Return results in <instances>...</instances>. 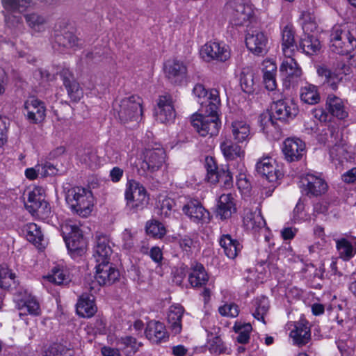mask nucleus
<instances>
[{"label": "nucleus", "instance_id": "nucleus-1", "mask_svg": "<svg viewBox=\"0 0 356 356\" xmlns=\"http://www.w3.org/2000/svg\"><path fill=\"white\" fill-rule=\"evenodd\" d=\"M193 93L199 99L198 102L202 106L204 114L195 115L192 120V124L197 132L202 136H216L220 128L218 112L220 105L219 91L213 88L208 92L203 85L196 84Z\"/></svg>", "mask_w": 356, "mask_h": 356}, {"label": "nucleus", "instance_id": "nucleus-2", "mask_svg": "<svg viewBox=\"0 0 356 356\" xmlns=\"http://www.w3.org/2000/svg\"><path fill=\"white\" fill-rule=\"evenodd\" d=\"M65 201L72 213L81 217L88 216L93 207L90 191L83 187H72L65 193Z\"/></svg>", "mask_w": 356, "mask_h": 356}, {"label": "nucleus", "instance_id": "nucleus-3", "mask_svg": "<svg viewBox=\"0 0 356 356\" xmlns=\"http://www.w3.org/2000/svg\"><path fill=\"white\" fill-rule=\"evenodd\" d=\"M356 47V37L347 27L334 26L330 34V49L333 53L345 55Z\"/></svg>", "mask_w": 356, "mask_h": 356}, {"label": "nucleus", "instance_id": "nucleus-4", "mask_svg": "<svg viewBox=\"0 0 356 356\" xmlns=\"http://www.w3.org/2000/svg\"><path fill=\"white\" fill-rule=\"evenodd\" d=\"M113 107L114 111L118 113L119 119L124 123L138 120L143 113L142 99L137 95H131L120 101H115Z\"/></svg>", "mask_w": 356, "mask_h": 356}, {"label": "nucleus", "instance_id": "nucleus-5", "mask_svg": "<svg viewBox=\"0 0 356 356\" xmlns=\"http://www.w3.org/2000/svg\"><path fill=\"white\" fill-rule=\"evenodd\" d=\"M125 199L127 209L136 213L143 209L147 203V191L145 187L136 180H129L126 185Z\"/></svg>", "mask_w": 356, "mask_h": 356}, {"label": "nucleus", "instance_id": "nucleus-6", "mask_svg": "<svg viewBox=\"0 0 356 356\" xmlns=\"http://www.w3.org/2000/svg\"><path fill=\"white\" fill-rule=\"evenodd\" d=\"M61 232L69 251L81 254L86 247V241L79 226L65 222L61 226Z\"/></svg>", "mask_w": 356, "mask_h": 356}, {"label": "nucleus", "instance_id": "nucleus-7", "mask_svg": "<svg viewBox=\"0 0 356 356\" xmlns=\"http://www.w3.org/2000/svg\"><path fill=\"white\" fill-rule=\"evenodd\" d=\"M200 55L207 62L211 60L225 62L230 58V50L224 43L209 42L202 47Z\"/></svg>", "mask_w": 356, "mask_h": 356}, {"label": "nucleus", "instance_id": "nucleus-8", "mask_svg": "<svg viewBox=\"0 0 356 356\" xmlns=\"http://www.w3.org/2000/svg\"><path fill=\"white\" fill-rule=\"evenodd\" d=\"M317 73L319 76L325 79L324 82L330 85L333 90L337 88V84L343 79V75H347L350 73V67L348 65L340 62L335 67L334 71H331L325 65H319L317 67Z\"/></svg>", "mask_w": 356, "mask_h": 356}, {"label": "nucleus", "instance_id": "nucleus-9", "mask_svg": "<svg viewBox=\"0 0 356 356\" xmlns=\"http://www.w3.org/2000/svg\"><path fill=\"white\" fill-rule=\"evenodd\" d=\"M271 111L276 120L286 122L298 115V107L292 100L284 99L274 102Z\"/></svg>", "mask_w": 356, "mask_h": 356}, {"label": "nucleus", "instance_id": "nucleus-10", "mask_svg": "<svg viewBox=\"0 0 356 356\" xmlns=\"http://www.w3.org/2000/svg\"><path fill=\"white\" fill-rule=\"evenodd\" d=\"M166 154L161 147L148 148L144 152L142 169L154 172L162 168L165 162Z\"/></svg>", "mask_w": 356, "mask_h": 356}, {"label": "nucleus", "instance_id": "nucleus-11", "mask_svg": "<svg viewBox=\"0 0 356 356\" xmlns=\"http://www.w3.org/2000/svg\"><path fill=\"white\" fill-rule=\"evenodd\" d=\"M96 263L95 280L99 286L111 285L119 279V270L109 261Z\"/></svg>", "mask_w": 356, "mask_h": 356}, {"label": "nucleus", "instance_id": "nucleus-12", "mask_svg": "<svg viewBox=\"0 0 356 356\" xmlns=\"http://www.w3.org/2000/svg\"><path fill=\"white\" fill-rule=\"evenodd\" d=\"M163 70L165 77L174 85H181L186 79L187 67L182 61L167 60Z\"/></svg>", "mask_w": 356, "mask_h": 356}, {"label": "nucleus", "instance_id": "nucleus-13", "mask_svg": "<svg viewBox=\"0 0 356 356\" xmlns=\"http://www.w3.org/2000/svg\"><path fill=\"white\" fill-rule=\"evenodd\" d=\"M155 113L157 120L161 123L169 122L175 119L176 113L173 99L170 95L165 94L159 96Z\"/></svg>", "mask_w": 356, "mask_h": 356}, {"label": "nucleus", "instance_id": "nucleus-14", "mask_svg": "<svg viewBox=\"0 0 356 356\" xmlns=\"http://www.w3.org/2000/svg\"><path fill=\"white\" fill-rule=\"evenodd\" d=\"M27 120L33 124L42 122L46 116L44 103L33 97L29 98L24 104Z\"/></svg>", "mask_w": 356, "mask_h": 356}, {"label": "nucleus", "instance_id": "nucleus-15", "mask_svg": "<svg viewBox=\"0 0 356 356\" xmlns=\"http://www.w3.org/2000/svg\"><path fill=\"white\" fill-rule=\"evenodd\" d=\"M268 40L262 31H253L245 36L247 48L255 55L263 56L268 52Z\"/></svg>", "mask_w": 356, "mask_h": 356}, {"label": "nucleus", "instance_id": "nucleus-16", "mask_svg": "<svg viewBox=\"0 0 356 356\" xmlns=\"http://www.w3.org/2000/svg\"><path fill=\"white\" fill-rule=\"evenodd\" d=\"M258 174L265 177L269 182H276L282 174L277 168L275 161L270 157L261 159L256 165Z\"/></svg>", "mask_w": 356, "mask_h": 356}, {"label": "nucleus", "instance_id": "nucleus-17", "mask_svg": "<svg viewBox=\"0 0 356 356\" xmlns=\"http://www.w3.org/2000/svg\"><path fill=\"white\" fill-rule=\"evenodd\" d=\"M303 190L309 197H318L325 193L327 189V184L322 178L307 174L302 179Z\"/></svg>", "mask_w": 356, "mask_h": 356}, {"label": "nucleus", "instance_id": "nucleus-18", "mask_svg": "<svg viewBox=\"0 0 356 356\" xmlns=\"http://www.w3.org/2000/svg\"><path fill=\"white\" fill-rule=\"evenodd\" d=\"M282 152L287 161H297L305 154V144L299 138H287L284 142Z\"/></svg>", "mask_w": 356, "mask_h": 356}, {"label": "nucleus", "instance_id": "nucleus-19", "mask_svg": "<svg viewBox=\"0 0 356 356\" xmlns=\"http://www.w3.org/2000/svg\"><path fill=\"white\" fill-rule=\"evenodd\" d=\"M182 211L191 221L195 223L204 222L209 220V212L196 199H191L187 201L182 207Z\"/></svg>", "mask_w": 356, "mask_h": 356}, {"label": "nucleus", "instance_id": "nucleus-20", "mask_svg": "<svg viewBox=\"0 0 356 356\" xmlns=\"http://www.w3.org/2000/svg\"><path fill=\"white\" fill-rule=\"evenodd\" d=\"M113 253L110 245V241L107 236L102 234L95 235L93 256L96 262H104L109 261Z\"/></svg>", "mask_w": 356, "mask_h": 356}, {"label": "nucleus", "instance_id": "nucleus-21", "mask_svg": "<svg viewBox=\"0 0 356 356\" xmlns=\"http://www.w3.org/2000/svg\"><path fill=\"white\" fill-rule=\"evenodd\" d=\"M188 274V282L193 288H202L207 286L209 282V275L204 266L200 263H192Z\"/></svg>", "mask_w": 356, "mask_h": 356}, {"label": "nucleus", "instance_id": "nucleus-22", "mask_svg": "<svg viewBox=\"0 0 356 356\" xmlns=\"http://www.w3.org/2000/svg\"><path fill=\"white\" fill-rule=\"evenodd\" d=\"M282 49L284 56H293L298 51L296 42V30L292 24H286L282 29Z\"/></svg>", "mask_w": 356, "mask_h": 356}, {"label": "nucleus", "instance_id": "nucleus-23", "mask_svg": "<svg viewBox=\"0 0 356 356\" xmlns=\"http://www.w3.org/2000/svg\"><path fill=\"white\" fill-rule=\"evenodd\" d=\"M280 67V71L282 75L289 83L296 81L302 74V70L299 67L293 56H284Z\"/></svg>", "mask_w": 356, "mask_h": 356}, {"label": "nucleus", "instance_id": "nucleus-24", "mask_svg": "<svg viewBox=\"0 0 356 356\" xmlns=\"http://www.w3.org/2000/svg\"><path fill=\"white\" fill-rule=\"evenodd\" d=\"M60 76L71 100L74 102L79 101L83 97V90L79 83L74 79L72 73L68 70H63L60 72Z\"/></svg>", "mask_w": 356, "mask_h": 356}, {"label": "nucleus", "instance_id": "nucleus-25", "mask_svg": "<svg viewBox=\"0 0 356 356\" xmlns=\"http://www.w3.org/2000/svg\"><path fill=\"white\" fill-rule=\"evenodd\" d=\"M146 337L154 343L166 341L168 334L163 323L156 321H149L145 331Z\"/></svg>", "mask_w": 356, "mask_h": 356}, {"label": "nucleus", "instance_id": "nucleus-26", "mask_svg": "<svg viewBox=\"0 0 356 356\" xmlns=\"http://www.w3.org/2000/svg\"><path fill=\"white\" fill-rule=\"evenodd\" d=\"M236 211L234 199L232 194H222L220 196L217 208L216 216L221 220L229 218Z\"/></svg>", "mask_w": 356, "mask_h": 356}, {"label": "nucleus", "instance_id": "nucleus-27", "mask_svg": "<svg viewBox=\"0 0 356 356\" xmlns=\"http://www.w3.org/2000/svg\"><path fill=\"white\" fill-rule=\"evenodd\" d=\"M294 343L298 346H303L309 342L311 339L310 327L308 322L301 320L296 323L295 328L290 333Z\"/></svg>", "mask_w": 356, "mask_h": 356}, {"label": "nucleus", "instance_id": "nucleus-28", "mask_svg": "<svg viewBox=\"0 0 356 356\" xmlns=\"http://www.w3.org/2000/svg\"><path fill=\"white\" fill-rule=\"evenodd\" d=\"M97 308L92 296L82 295L76 303V313L79 316L90 318L97 312Z\"/></svg>", "mask_w": 356, "mask_h": 356}, {"label": "nucleus", "instance_id": "nucleus-29", "mask_svg": "<svg viewBox=\"0 0 356 356\" xmlns=\"http://www.w3.org/2000/svg\"><path fill=\"white\" fill-rule=\"evenodd\" d=\"M184 312V309L179 305L170 306L168 313V323L171 331L177 334L181 331V318Z\"/></svg>", "mask_w": 356, "mask_h": 356}, {"label": "nucleus", "instance_id": "nucleus-30", "mask_svg": "<svg viewBox=\"0 0 356 356\" xmlns=\"http://www.w3.org/2000/svg\"><path fill=\"white\" fill-rule=\"evenodd\" d=\"M116 345L125 356H134L143 343L134 337L124 336L117 339Z\"/></svg>", "mask_w": 356, "mask_h": 356}, {"label": "nucleus", "instance_id": "nucleus-31", "mask_svg": "<svg viewBox=\"0 0 356 356\" xmlns=\"http://www.w3.org/2000/svg\"><path fill=\"white\" fill-rule=\"evenodd\" d=\"M220 245L223 248L225 255L232 259H235L241 251L242 245L229 234H223L220 238Z\"/></svg>", "mask_w": 356, "mask_h": 356}, {"label": "nucleus", "instance_id": "nucleus-32", "mask_svg": "<svg viewBox=\"0 0 356 356\" xmlns=\"http://www.w3.org/2000/svg\"><path fill=\"white\" fill-rule=\"evenodd\" d=\"M298 47V51L301 50L307 55L317 54L321 48L318 39L310 35H305L301 38Z\"/></svg>", "mask_w": 356, "mask_h": 356}, {"label": "nucleus", "instance_id": "nucleus-33", "mask_svg": "<svg viewBox=\"0 0 356 356\" xmlns=\"http://www.w3.org/2000/svg\"><path fill=\"white\" fill-rule=\"evenodd\" d=\"M326 105L329 112L339 119H344L348 116L342 99L334 95H329Z\"/></svg>", "mask_w": 356, "mask_h": 356}, {"label": "nucleus", "instance_id": "nucleus-34", "mask_svg": "<svg viewBox=\"0 0 356 356\" xmlns=\"http://www.w3.org/2000/svg\"><path fill=\"white\" fill-rule=\"evenodd\" d=\"M232 133L236 143H246L250 136L249 125L243 121H235L232 124Z\"/></svg>", "mask_w": 356, "mask_h": 356}, {"label": "nucleus", "instance_id": "nucleus-35", "mask_svg": "<svg viewBox=\"0 0 356 356\" xmlns=\"http://www.w3.org/2000/svg\"><path fill=\"white\" fill-rule=\"evenodd\" d=\"M238 143H234L230 139L225 138L220 144V149L227 160H234L243 155V151Z\"/></svg>", "mask_w": 356, "mask_h": 356}, {"label": "nucleus", "instance_id": "nucleus-36", "mask_svg": "<svg viewBox=\"0 0 356 356\" xmlns=\"http://www.w3.org/2000/svg\"><path fill=\"white\" fill-rule=\"evenodd\" d=\"M79 44L78 38L72 32L66 31L63 33H58L54 36L53 47L56 46L64 48H72Z\"/></svg>", "mask_w": 356, "mask_h": 356}, {"label": "nucleus", "instance_id": "nucleus-37", "mask_svg": "<svg viewBox=\"0 0 356 356\" xmlns=\"http://www.w3.org/2000/svg\"><path fill=\"white\" fill-rule=\"evenodd\" d=\"M265 68L263 69V78L265 87L268 90L273 91L277 87L275 74L277 67L273 63L267 61L264 63Z\"/></svg>", "mask_w": 356, "mask_h": 356}, {"label": "nucleus", "instance_id": "nucleus-38", "mask_svg": "<svg viewBox=\"0 0 356 356\" xmlns=\"http://www.w3.org/2000/svg\"><path fill=\"white\" fill-rule=\"evenodd\" d=\"M4 9L15 10L18 13H23L34 6L33 0H1Z\"/></svg>", "mask_w": 356, "mask_h": 356}, {"label": "nucleus", "instance_id": "nucleus-39", "mask_svg": "<svg viewBox=\"0 0 356 356\" xmlns=\"http://www.w3.org/2000/svg\"><path fill=\"white\" fill-rule=\"evenodd\" d=\"M4 10L2 14L6 28L13 31L14 34H17V31L19 30L21 26H23L22 17L19 15H16L15 13L17 12L15 10Z\"/></svg>", "mask_w": 356, "mask_h": 356}, {"label": "nucleus", "instance_id": "nucleus-40", "mask_svg": "<svg viewBox=\"0 0 356 356\" xmlns=\"http://www.w3.org/2000/svg\"><path fill=\"white\" fill-rule=\"evenodd\" d=\"M16 276L6 266L0 265V288L12 289L17 286Z\"/></svg>", "mask_w": 356, "mask_h": 356}, {"label": "nucleus", "instance_id": "nucleus-41", "mask_svg": "<svg viewBox=\"0 0 356 356\" xmlns=\"http://www.w3.org/2000/svg\"><path fill=\"white\" fill-rule=\"evenodd\" d=\"M353 242L348 241L346 238H341L337 241V248L341 258L344 260H349L356 253V238H353Z\"/></svg>", "mask_w": 356, "mask_h": 356}, {"label": "nucleus", "instance_id": "nucleus-42", "mask_svg": "<svg viewBox=\"0 0 356 356\" xmlns=\"http://www.w3.org/2000/svg\"><path fill=\"white\" fill-rule=\"evenodd\" d=\"M23 232L26 239L35 244V245H41L43 241V234L40 227L35 223H29L24 227Z\"/></svg>", "mask_w": 356, "mask_h": 356}, {"label": "nucleus", "instance_id": "nucleus-43", "mask_svg": "<svg viewBox=\"0 0 356 356\" xmlns=\"http://www.w3.org/2000/svg\"><path fill=\"white\" fill-rule=\"evenodd\" d=\"M24 18L33 31L40 33L45 30L47 19L44 16L36 13H31L24 15Z\"/></svg>", "mask_w": 356, "mask_h": 356}, {"label": "nucleus", "instance_id": "nucleus-44", "mask_svg": "<svg viewBox=\"0 0 356 356\" xmlns=\"http://www.w3.org/2000/svg\"><path fill=\"white\" fill-rule=\"evenodd\" d=\"M252 11L249 6L243 3H236L232 15L236 25H243L251 17Z\"/></svg>", "mask_w": 356, "mask_h": 356}, {"label": "nucleus", "instance_id": "nucleus-45", "mask_svg": "<svg viewBox=\"0 0 356 356\" xmlns=\"http://www.w3.org/2000/svg\"><path fill=\"white\" fill-rule=\"evenodd\" d=\"M243 223L248 229L257 231L265 226L266 222L260 213L248 212L243 218Z\"/></svg>", "mask_w": 356, "mask_h": 356}, {"label": "nucleus", "instance_id": "nucleus-46", "mask_svg": "<svg viewBox=\"0 0 356 356\" xmlns=\"http://www.w3.org/2000/svg\"><path fill=\"white\" fill-rule=\"evenodd\" d=\"M240 85L244 92L251 94L254 92V73L250 68L242 70L240 74Z\"/></svg>", "mask_w": 356, "mask_h": 356}, {"label": "nucleus", "instance_id": "nucleus-47", "mask_svg": "<svg viewBox=\"0 0 356 356\" xmlns=\"http://www.w3.org/2000/svg\"><path fill=\"white\" fill-rule=\"evenodd\" d=\"M300 99L308 104H316L320 101L316 86L308 84L301 88Z\"/></svg>", "mask_w": 356, "mask_h": 356}, {"label": "nucleus", "instance_id": "nucleus-48", "mask_svg": "<svg viewBox=\"0 0 356 356\" xmlns=\"http://www.w3.org/2000/svg\"><path fill=\"white\" fill-rule=\"evenodd\" d=\"M204 167L207 170V179L211 184L218 182V175L220 173V169L218 168L216 161L212 156H207L205 159Z\"/></svg>", "mask_w": 356, "mask_h": 356}, {"label": "nucleus", "instance_id": "nucleus-49", "mask_svg": "<svg viewBox=\"0 0 356 356\" xmlns=\"http://www.w3.org/2000/svg\"><path fill=\"white\" fill-rule=\"evenodd\" d=\"M233 328L234 332L238 334L236 341L239 343L245 344L248 343L250 339V333L252 330L250 323L236 322Z\"/></svg>", "mask_w": 356, "mask_h": 356}, {"label": "nucleus", "instance_id": "nucleus-50", "mask_svg": "<svg viewBox=\"0 0 356 356\" xmlns=\"http://www.w3.org/2000/svg\"><path fill=\"white\" fill-rule=\"evenodd\" d=\"M81 162L85 163L90 168H95L98 163V156L95 150L92 149H86L79 151L77 153Z\"/></svg>", "mask_w": 356, "mask_h": 356}, {"label": "nucleus", "instance_id": "nucleus-51", "mask_svg": "<svg viewBox=\"0 0 356 356\" xmlns=\"http://www.w3.org/2000/svg\"><path fill=\"white\" fill-rule=\"evenodd\" d=\"M43 199L44 197L40 193V190L35 188L33 191L29 192L27 201L25 202V207L30 213L34 215L35 209Z\"/></svg>", "mask_w": 356, "mask_h": 356}, {"label": "nucleus", "instance_id": "nucleus-52", "mask_svg": "<svg viewBox=\"0 0 356 356\" xmlns=\"http://www.w3.org/2000/svg\"><path fill=\"white\" fill-rule=\"evenodd\" d=\"M254 305L256 307V309L253 313L254 317L259 321L261 320L263 322H264V315L266 314L269 308V302L268 299L265 297L257 299L255 300Z\"/></svg>", "mask_w": 356, "mask_h": 356}, {"label": "nucleus", "instance_id": "nucleus-53", "mask_svg": "<svg viewBox=\"0 0 356 356\" xmlns=\"http://www.w3.org/2000/svg\"><path fill=\"white\" fill-rule=\"evenodd\" d=\"M275 120L273 111L270 112L267 110L261 113L259 116V123L261 130L264 132H268L270 127H276V122Z\"/></svg>", "mask_w": 356, "mask_h": 356}, {"label": "nucleus", "instance_id": "nucleus-54", "mask_svg": "<svg viewBox=\"0 0 356 356\" xmlns=\"http://www.w3.org/2000/svg\"><path fill=\"white\" fill-rule=\"evenodd\" d=\"M146 232L148 234L158 238H162L166 233L163 225L157 220L147 222Z\"/></svg>", "mask_w": 356, "mask_h": 356}, {"label": "nucleus", "instance_id": "nucleus-55", "mask_svg": "<svg viewBox=\"0 0 356 356\" xmlns=\"http://www.w3.org/2000/svg\"><path fill=\"white\" fill-rule=\"evenodd\" d=\"M46 278L50 282H53L58 285L67 282L69 280L63 270L56 267L52 269L51 274L47 275Z\"/></svg>", "mask_w": 356, "mask_h": 356}, {"label": "nucleus", "instance_id": "nucleus-56", "mask_svg": "<svg viewBox=\"0 0 356 356\" xmlns=\"http://www.w3.org/2000/svg\"><path fill=\"white\" fill-rule=\"evenodd\" d=\"M209 350L212 353L222 354L225 353L227 348L220 337L216 336L209 339Z\"/></svg>", "mask_w": 356, "mask_h": 356}, {"label": "nucleus", "instance_id": "nucleus-57", "mask_svg": "<svg viewBox=\"0 0 356 356\" xmlns=\"http://www.w3.org/2000/svg\"><path fill=\"white\" fill-rule=\"evenodd\" d=\"M38 168V172L43 177L56 175L58 172V169L50 162H45Z\"/></svg>", "mask_w": 356, "mask_h": 356}, {"label": "nucleus", "instance_id": "nucleus-58", "mask_svg": "<svg viewBox=\"0 0 356 356\" xmlns=\"http://www.w3.org/2000/svg\"><path fill=\"white\" fill-rule=\"evenodd\" d=\"M218 312L222 316L229 317H236L239 313L238 306L234 303L225 304L220 307Z\"/></svg>", "mask_w": 356, "mask_h": 356}, {"label": "nucleus", "instance_id": "nucleus-59", "mask_svg": "<svg viewBox=\"0 0 356 356\" xmlns=\"http://www.w3.org/2000/svg\"><path fill=\"white\" fill-rule=\"evenodd\" d=\"M9 124V120L6 117L0 116V147L3 146L7 141Z\"/></svg>", "mask_w": 356, "mask_h": 356}, {"label": "nucleus", "instance_id": "nucleus-60", "mask_svg": "<svg viewBox=\"0 0 356 356\" xmlns=\"http://www.w3.org/2000/svg\"><path fill=\"white\" fill-rule=\"evenodd\" d=\"M174 205L175 202L173 200L170 198L163 200L159 207L160 215L164 218L169 217L172 213V209Z\"/></svg>", "mask_w": 356, "mask_h": 356}, {"label": "nucleus", "instance_id": "nucleus-61", "mask_svg": "<svg viewBox=\"0 0 356 356\" xmlns=\"http://www.w3.org/2000/svg\"><path fill=\"white\" fill-rule=\"evenodd\" d=\"M334 145L330 149V156L332 160H339L345 153L346 149L342 142L333 144Z\"/></svg>", "mask_w": 356, "mask_h": 356}, {"label": "nucleus", "instance_id": "nucleus-62", "mask_svg": "<svg viewBox=\"0 0 356 356\" xmlns=\"http://www.w3.org/2000/svg\"><path fill=\"white\" fill-rule=\"evenodd\" d=\"M218 182L223 184L225 188H230L232 186L233 177L228 169H220V173L218 175Z\"/></svg>", "mask_w": 356, "mask_h": 356}, {"label": "nucleus", "instance_id": "nucleus-63", "mask_svg": "<svg viewBox=\"0 0 356 356\" xmlns=\"http://www.w3.org/2000/svg\"><path fill=\"white\" fill-rule=\"evenodd\" d=\"M327 131L330 136L327 138V140L329 143L334 144L342 142V134L338 127H330Z\"/></svg>", "mask_w": 356, "mask_h": 356}, {"label": "nucleus", "instance_id": "nucleus-64", "mask_svg": "<svg viewBox=\"0 0 356 356\" xmlns=\"http://www.w3.org/2000/svg\"><path fill=\"white\" fill-rule=\"evenodd\" d=\"M24 307L26 308L29 314L38 315L40 311V306L38 302L35 300H29L24 302Z\"/></svg>", "mask_w": 356, "mask_h": 356}]
</instances>
